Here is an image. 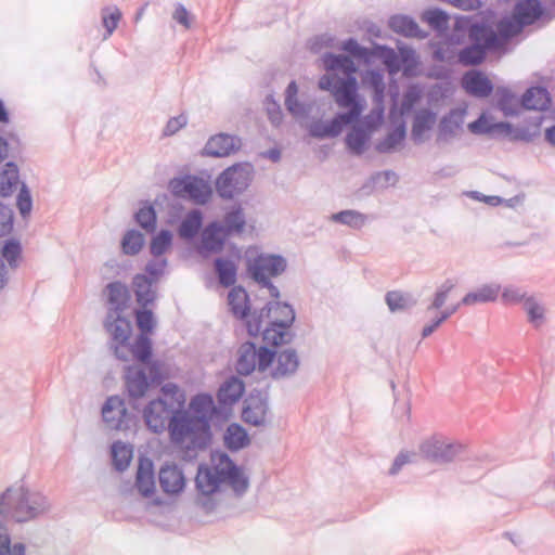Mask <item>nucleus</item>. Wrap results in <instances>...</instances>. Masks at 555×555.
Here are the masks:
<instances>
[{"mask_svg": "<svg viewBox=\"0 0 555 555\" xmlns=\"http://www.w3.org/2000/svg\"><path fill=\"white\" fill-rule=\"evenodd\" d=\"M498 107L505 116H516L519 113V104L515 94L506 87L496 89Z\"/></svg>", "mask_w": 555, "mask_h": 555, "instance_id": "47", "label": "nucleus"}, {"mask_svg": "<svg viewBox=\"0 0 555 555\" xmlns=\"http://www.w3.org/2000/svg\"><path fill=\"white\" fill-rule=\"evenodd\" d=\"M223 442L228 450L236 452L248 447L250 439L242 425L232 423L227 427L223 434Z\"/></svg>", "mask_w": 555, "mask_h": 555, "instance_id": "34", "label": "nucleus"}, {"mask_svg": "<svg viewBox=\"0 0 555 555\" xmlns=\"http://www.w3.org/2000/svg\"><path fill=\"white\" fill-rule=\"evenodd\" d=\"M137 223L147 233H154L156 230V211L150 204L141 207L134 215Z\"/></svg>", "mask_w": 555, "mask_h": 555, "instance_id": "55", "label": "nucleus"}, {"mask_svg": "<svg viewBox=\"0 0 555 555\" xmlns=\"http://www.w3.org/2000/svg\"><path fill=\"white\" fill-rule=\"evenodd\" d=\"M26 546L24 543L11 545V534L9 529L0 524V555H25Z\"/></svg>", "mask_w": 555, "mask_h": 555, "instance_id": "54", "label": "nucleus"}, {"mask_svg": "<svg viewBox=\"0 0 555 555\" xmlns=\"http://www.w3.org/2000/svg\"><path fill=\"white\" fill-rule=\"evenodd\" d=\"M229 236L221 229L219 222H211L202 233V249L208 253H219L223 249L224 243Z\"/></svg>", "mask_w": 555, "mask_h": 555, "instance_id": "28", "label": "nucleus"}, {"mask_svg": "<svg viewBox=\"0 0 555 555\" xmlns=\"http://www.w3.org/2000/svg\"><path fill=\"white\" fill-rule=\"evenodd\" d=\"M460 307L461 304H456L455 306L447 308L446 310L441 311L438 318L433 320L430 324L423 327L422 337L426 338L430 336L444 321H447L451 315H453Z\"/></svg>", "mask_w": 555, "mask_h": 555, "instance_id": "61", "label": "nucleus"}, {"mask_svg": "<svg viewBox=\"0 0 555 555\" xmlns=\"http://www.w3.org/2000/svg\"><path fill=\"white\" fill-rule=\"evenodd\" d=\"M388 25L392 31L404 37L424 39L427 33L420 29L417 23L408 15H393L389 18Z\"/></svg>", "mask_w": 555, "mask_h": 555, "instance_id": "30", "label": "nucleus"}, {"mask_svg": "<svg viewBox=\"0 0 555 555\" xmlns=\"http://www.w3.org/2000/svg\"><path fill=\"white\" fill-rule=\"evenodd\" d=\"M241 139L228 133L212 135L204 147V154L212 157H227L241 147Z\"/></svg>", "mask_w": 555, "mask_h": 555, "instance_id": "20", "label": "nucleus"}, {"mask_svg": "<svg viewBox=\"0 0 555 555\" xmlns=\"http://www.w3.org/2000/svg\"><path fill=\"white\" fill-rule=\"evenodd\" d=\"M454 288V283L450 280L444 281L436 291L433 302L428 306V310H438L447 301L450 292Z\"/></svg>", "mask_w": 555, "mask_h": 555, "instance_id": "63", "label": "nucleus"}, {"mask_svg": "<svg viewBox=\"0 0 555 555\" xmlns=\"http://www.w3.org/2000/svg\"><path fill=\"white\" fill-rule=\"evenodd\" d=\"M135 488L144 498H151L155 493L154 465L149 457H141L135 476Z\"/></svg>", "mask_w": 555, "mask_h": 555, "instance_id": "24", "label": "nucleus"}, {"mask_svg": "<svg viewBox=\"0 0 555 555\" xmlns=\"http://www.w3.org/2000/svg\"><path fill=\"white\" fill-rule=\"evenodd\" d=\"M269 412L268 396L255 390L245 400L242 418L245 423L254 426H263L267 423Z\"/></svg>", "mask_w": 555, "mask_h": 555, "instance_id": "15", "label": "nucleus"}, {"mask_svg": "<svg viewBox=\"0 0 555 555\" xmlns=\"http://www.w3.org/2000/svg\"><path fill=\"white\" fill-rule=\"evenodd\" d=\"M436 120V114L429 109H422L416 113L413 125L411 137L415 143L422 142L423 134L429 130Z\"/></svg>", "mask_w": 555, "mask_h": 555, "instance_id": "40", "label": "nucleus"}, {"mask_svg": "<svg viewBox=\"0 0 555 555\" xmlns=\"http://www.w3.org/2000/svg\"><path fill=\"white\" fill-rule=\"evenodd\" d=\"M125 387L130 398L131 405L137 409V401L145 396L150 386V379L143 367L127 365L125 367Z\"/></svg>", "mask_w": 555, "mask_h": 555, "instance_id": "16", "label": "nucleus"}, {"mask_svg": "<svg viewBox=\"0 0 555 555\" xmlns=\"http://www.w3.org/2000/svg\"><path fill=\"white\" fill-rule=\"evenodd\" d=\"M103 327L109 336L108 346L113 354L121 361H129L130 337L132 334L131 314H105Z\"/></svg>", "mask_w": 555, "mask_h": 555, "instance_id": "5", "label": "nucleus"}, {"mask_svg": "<svg viewBox=\"0 0 555 555\" xmlns=\"http://www.w3.org/2000/svg\"><path fill=\"white\" fill-rule=\"evenodd\" d=\"M214 266L219 283L223 287H233L237 276L236 264L230 259L218 257L215 259Z\"/></svg>", "mask_w": 555, "mask_h": 555, "instance_id": "39", "label": "nucleus"}, {"mask_svg": "<svg viewBox=\"0 0 555 555\" xmlns=\"http://www.w3.org/2000/svg\"><path fill=\"white\" fill-rule=\"evenodd\" d=\"M551 104V95L544 87H530L521 96V106L526 109L545 111Z\"/></svg>", "mask_w": 555, "mask_h": 555, "instance_id": "31", "label": "nucleus"}, {"mask_svg": "<svg viewBox=\"0 0 555 555\" xmlns=\"http://www.w3.org/2000/svg\"><path fill=\"white\" fill-rule=\"evenodd\" d=\"M287 261L281 255L258 253L257 249H248L246 253V272L255 281H266L284 273Z\"/></svg>", "mask_w": 555, "mask_h": 555, "instance_id": "6", "label": "nucleus"}, {"mask_svg": "<svg viewBox=\"0 0 555 555\" xmlns=\"http://www.w3.org/2000/svg\"><path fill=\"white\" fill-rule=\"evenodd\" d=\"M405 134V124L401 121L383 140L377 142V152L383 154L393 152L396 147L403 142Z\"/></svg>", "mask_w": 555, "mask_h": 555, "instance_id": "43", "label": "nucleus"}, {"mask_svg": "<svg viewBox=\"0 0 555 555\" xmlns=\"http://www.w3.org/2000/svg\"><path fill=\"white\" fill-rule=\"evenodd\" d=\"M321 62L326 73L320 78L319 88L330 91L339 107H349L348 112L336 114L327 122L330 138H335L362 113L358 101L357 66L349 56L333 53H324Z\"/></svg>", "mask_w": 555, "mask_h": 555, "instance_id": "1", "label": "nucleus"}, {"mask_svg": "<svg viewBox=\"0 0 555 555\" xmlns=\"http://www.w3.org/2000/svg\"><path fill=\"white\" fill-rule=\"evenodd\" d=\"M468 129L476 134H495L501 132H511L512 125L508 122L489 124L487 118L481 115L478 119L468 125Z\"/></svg>", "mask_w": 555, "mask_h": 555, "instance_id": "44", "label": "nucleus"}, {"mask_svg": "<svg viewBox=\"0 0 555 555\" xmlns=\"http://www.w3.org/2000/svg\"><path fill=\"white\" fill-rule=\"evenodd\" d=\"M203 223V215L199 209H192L181 221L178 233L180 237L185 240L194 238Z\"/></svg>", "mask_w": 555, "mask_h": 555, "instance_id": "41", "label": "nucleus"}, {"mask_svg": "<svg viewBox=\"0 0 555 555\" xmlns=\"http://www.w3.org/2000/svg\"><path fill=\"white\" fill-rule=\"evenodd\" d=\"M500 291V285L486 284L467 293L459 304H461V306H475L477 304L493 302L496 300Z\"/></svg>", "mask_w": 555, "mask_h": 555, "instance_id": "33", "label": "nucleus"}, {"mask_svg": "<svg viewBox=\"0 0 555 555\" xmlns=\"http://www.w3.org/2000/svg\"><path fill=\"white\" fill-rule=\"evenodd\" d=\"M465 451V446L443 435H434L420 444V453L430 463L443 465L460 457Z\"/></svg>", "mask_w": 555, "mask_h": 555, "instance_id": "7", "label": "nucleus"}, {"mask_svg": "<svg viewBox=\"0 0 555 555\" xmlns=\"http://www.w3.org/2000/svg\"><path fill=\"white\" fill-rule=\"evenodd\" d=\"M423 17L426 22H428V24L437 29L444 28L449 20L448 14L440 9L426 11Z\"/></svg>", "mask_w": 555, "mask_h": 555, "instance_id": "64", "label": "nucleus"}, {"mask_svg": "<svg viewBox=\"0 0 555 555\" xmlns=\"http://www.w3.org/2000/svg\"><path fill=\"white\" fill-rule=\"evenodd\" d=\"M127 409L119 396L108 397L102 406V417L109 429L121 430L125 425Z\"/></svg>", "mask_w": 555, "mask_h": 555, "instance_id": "21", "label": "nucleus"}, {"mask_svg": "<svg viewBox=\"0 0 555 555\" xmlns=\"http://www.w3.org/2000/svg\"><path fill=\"white\" fill-rule=\"evenodd\" d=\"M264 319L283 323L284 326H292L296 314L294 308L287 302L269 301L260 310H253L250 318L247 320V333L250 336L260 334Z\"/></svg>", "mask_w": 555, "mask_h": 555, "instance_id": "8", "label": "nucleus"}, {"mask_svg": "<svg viewBox=\"0 0 555 555\" xmlns=\"http://www.w3.org/2000/svg\"><path fill=\"white\" fill-rule=\"evenodd\" d=\"M144 244V237L138 230H129L122 237L121 247L126 255L134 256L140 253Z\"/></svg>", "mask_w": 555, "mask_h": 555, "instance_id": "53", "label": "nucleus"}, {"mask_svg": "<svg viewBox=\"0 0 555 555\" xmlns=\"http://www.w3.org/2000/svg\"><path fill=\"white\" fill-rule=\"evenodd\" d=\"M385 301L391 312L408 309L412 305L410 296L400 291L387 292Z\"/></svg>", "mask_w": 555, "mask_h": 555, "instance_id": "57", "label": "nucleus"}, {"mask_svg": "<svg viewBox=\"0 0 555 555\" xmlns=\"http://www.w3.org/2000/svg\"><path fill=\"white\" fill-rule=\"evenodd\" d=\"M300 360L294 348L274 351V360L271 364V377L274 379L291 377L297 372Z\"/></svg>", "mask_w": 555, "mask_h": 555, "instance_id": "17", "label": "nucleus"}, {"mask_svg": "<svg viewBox=\"0 0 555 555\" xmlns=\"http://www.w3.org/2000/svg\"><path fill=\"white\" fill-rule=\"evenodd\" d=\"M228 305L232 314L238 319L244 320L247 326V320L250 318L249 296L243 286H233L228 294Z\"/></svg>", "mask_w": 555, "mask_h": 555, "instance_id": "25", "label": "nucleus"}, {"mask_svg": "<svg viewBox=\"0 0 555 555\" xmlns=\"http://www.w3.org/2000/svg\"><path fill=\"white\" fill-rule=\"evenodd\" d=\"M223 483L229 485L240 496L249 487L248 477L242 468L227 453L215 452L211 455V465H199L195 477L196 502L205 512H212L217 506L212 495L221 490Z\"/></svg>", "mask_w": 555, "mask_h": 555, "instance_id": "2", "label": "nucleus"}, {"mask_svg": "<svg viewBox=\"0 0 555 555\" xmlns=\"http://www.w3.org/2000/svg\"><path fill=\"white\" fill-rule=\"evenodd\" d=\"M487 56V51L478 43H470L459 52V62L464 66H476L481 64Z\"/></svg>", "mask_w": 555, "mask_h": 555, "instance_id": "50", "label": "nucleus"}, {"mask_svg": "<svg viewBox=\"0 0 555 555\" xmlns=\"http://www.w3.org/2000/svg\"><path fill=\"white\" fill-rule=\"evenodd\" d=\"M468 37L472 43H478L486 51L498 49L501 46L496 31L482 23L472 24L468 29Z\"/></svg>", "mask_w": 555, "mask_h": 555, "instance_id": "26", "label": "nucleus"}, {"mask_svg": "<svg viewBox=\"0 0 555 555\" xmlns=\"http://www.w3.org/2000/svg\"><path fill=\"white\" fill-rule=\"evenodd\" d=\"M20 182V170L14 162H8L0 170V195L3 197L13 194Z\"/></svg>", "mask_w": 555, "mask_h": 555, "instance_id": "38", "label": "nucleus"}, {"mask_svg": "<svg viewBox=\"0 0 555 555\" xmlns=\"http://www.w3.org/2000/svg\"><path fill=\"white\" fill-rule=\"evenodd\" d=\"M221 229L228 236L241 235L246 225V217L241 205H234L222 219Z\"/></svg>", "mask_w": 555, "mask_h": 555, "instance_id": "32", "label": "nucleus"}, {"mask_svg": "<svg viewBox=\"0 0 555 555\" xmlns=\"http://www.w3.org/2000/svg\"><path fill=\"white\" fill-rule=\"evenodd\" d=\"M526 26L513 12L511 16H504L496 23V30L500 37L508 40L518 35Z\"/></svg>", "mask_w": 555, "mask_h": 555, "instance_id": "49", "label": "nucleus"}, {"mask_svg": "<svg viewBox=\"0 0 555 555\" xmlns=\"http://www.w3.org/2000/svg\"><path fill=\"white\" fill-rule=\"evenodd\" d=\"M370 52H372L370 54V64L374 63V61L378 59L387 67L389 74H396L400 70L401 62L392 48L376 44L370 49Z\"/></svg>", "mask_w": 555, "mask_h": 555, "instance_id": "36", "label": "nucleus"}, {"mask_svg": "<svg viewBox=\"0 0 555 555\" xmlns=\"http://www.w3.org/2000/svg\"><path fill=\"white\" fill-rule=\"evenodd\" d=\"M211 439V425L189 417L188 412L176 411L169 423V440L175 448L193 457L198 451L206 450Z\"/></svg>", "mask_w": 555, "mask_h": 555, "instance_id": "4", "label": "nucleus"}, {"mask_svg": "<svg viewBox=\"0 0 555 555\" xmlns=\"http://www.w3.org/2000/svg\"><path fill=\"white\" fill-rule=\"evenodd\" d=\"M177 410L172 403L169 404L163 399L150 401L143 411L147 428L154 434H160L166 429L169 431V423Z\"/></svg>", "mask_w": 555, "mask_h": 555, "instance_id": "13", "label": "nucleus"}, {"mask_svg": "<svg viewBox=\"0 0 555 555\" xmlns=\"http://www.w3.org/2000/svg\"><path fill=\"white\" fill-rule=\"evenodd\" d=\"M238 358L235 364L236 372L240 375L247 376L251 374L256 367L260 372H264L274 360V351L267 346L259 349L251 341H246L238 349Z\"/></svg>", "mask_w": 555, "mask_h": 555, "instance_id": "9", "label": "nucleus"}, {"mask_svg": "<svg viewBox=\"0 0 555 555\" xmlns=\"http://www.w3.org/2000/svg\"><path fill=\"white\" fill-rule=\"evenodd\" d=\"M367 141L369 134L366 130L359 126H354L346 135V145L354 155L363 154Z\"/></svg>", "mask_w": 555, "mask_h": 555, "instance_id": "48", "label": "nucleus"}, {"mask_svg": "<svg viewBox=\"0 0 555 555\" xmlns=\"http://www.w3.org/2000/svg\"><path fill=\"white\" fill-rule=\"evenodd\" d=\"M529 296L521 287L507 285L502 291L501 299L504 305H517L520 302L525 305L526 298Z\"/></svg>", "mask_w": 555, "mask_h": 555, "instance_id": "59", "label": "nucleus"}, {"mask_svg": "<svg viewBox=\"0 0 555 555\" xmlns=\"http://www.w3.org/2000/svg\"><path fill=\"white\" fill-rule=\"evenodd\" d=\"M168 188L173 196L190 198L196 204H205L211 195V188L202 178L192 175L172 178Z\"/></svg>", "mask_w": 555, "mask_h": 555, "instance_id": "11", "label": "nucleus"}, {"mask_svg": "<svg viewBox=\"0 0 555 555\" xmlns=\"http://www.w3.org/2000/svg\"><path fill=\"white\" fill-rule=\"evenodd\" d=\"M0 257L2 261H7V267L12 271H15L22 262V245L20 241L15 238H9L4 241V244L0 250Z\"/></svg>", "mask_w": 555, "mask_h": 555, "instance_id": "42", "label": "nucleus"}, {"mask_svg": "<svg viewBox=\"0 0 555 555\" xmlns=\"http://www.w3.org/2000/svg\"><path fill=\"white\" fill-rule=\"evenodd\" d=\"M103 293L106 296L105 314H132L131 294L126 284L120 281L111 282Z\"/></svg>", "mask_w": 555, "mask_h": 555, "instance_id": "14", "label": "nucleus"}, {"mask_svg": "<svg viewBox=\"0 0 555 555\" xmlns=\"http://www.w3.org/2000/svg\"><path fill=\"white\" fill-rule=\"evenodd\" d=\"M462 88L472 96L488 98L493 92V83L488 76L479 69L467 70L461 79Z\"/></svg>", "mask_w": 555, "mask_h": 555, "instance_id": "18", "label": "nucleus"}, {"mask_svg": "<svg viewBox=\"0 0 555 555\" xmlns=\"http://www.w3.org/2000/svg\"><path fill=\"white\" fill-rule=\"evenodd\" d=\"M158 481L167 494H179L185 487L183 470L177 464H165L158 473Z\"/></svg>", "mask_w": 555, "mask_h": 555, "instance_id": "23", "label": "nucleus"}, {"mask_svg": "<svg viewBox=\"0 0 555 555\" xmlns=\"http://www.w3.org/2000/svg\"><path fill=\"white\" fill-rule=\"evenodd\" d=\"M50 509V501L42 492L33 491L24 485L9 487L0 494V520L28 522L44 516Z\"/></svg>", "mask_w": 555, "mask_h": 555, "instance_id": "3", "label": "nucleus"}, {"mask_svg": "<svg viewBox=\"0 0 555 555\" xmlns=\"http://www.w3.org/2000/svg\"><path fill=\"white\" fill-rule=\"evenodd\" d=\"M132 459V449L120 441L112 444L113 465L118 472H124Z\"/></svg>", "mask_w": 555, "mask_h": 555, "instance_id": "51", "label": "nucleus"}, {"mask_svg": "<svg viewBox=\"0 0 555 555\" xmlns=\"http://www.w3.org/2000/svg\"><path fill=\"white\" fill-rule=\"evenodd\" d=\"M137 325L141 333L137 336L134 343L130 346L131 357L140 362L147 363L152 358V341L147 336L154 326L153 312L147 309L135 310Z\"/></svg>", "mask_w": 555, "mask_h": 555, "instance_id": "12", "label": "nucleus"}, {"mask_svg": "<svg viewBox=\"0 0 555 555\" xmlns=\"http://www.w3.org/2000/svg\"><path fill=\"white\" fill-rule=\"evenodd\" d=\"M179 412H188L189 417L202 421L204 425H210L217 408L210 395L199 393L191 399L186 410L180 409Z\"/></svg>", "mask_w": 555, "mask_h": 555, "instance_id": "19", "label": "nucleus"}, {"mask_svg": "<svg viewBox=\"0 0 555 555\" xmlns=\"http://www.w3.org/2000/svg\"><path fill=\"white\" fill-rule=\"evenodd\" d=\"M262 340L266 346L280 347L291 344L295 338V333L291 331V326H284L283 323L269 322V325L261 328Z\"/></svg>", "mask_w": 555, "mask_h": 555, "instance_id": "27", "label": "nucleus"}, {"mask_svg": "<svg viewBox=\"0 0 555 555\" xmlns=\"http://www.w3.org/2000/svg\"><path fill=\"white\" fill-rule=\"evenodd\" d=\"M513 12L525 26L533 25L537 21L545 17L547 21L552 18L547 15L542 0H517Z\"/></svg>", "mask_w": 555, "mask_h": 555, "instance_id": "22", "label": "nucleus"}, {"mask_svg": "<svg viewBox=\"0 0 555 555\" xmlns=\"http://www.w3.org/2000/svg\"><path fill=\"white\" fill-rule=\"evenodd\" d=\"M341 49L354 57L362 60L364 63L370 64V52L369 48L361 47L354 38H349L344 41Z\"/></svg>", "mask_w": 555, "mask_h": 555, "instance_id": "60", "label": "nucleus"}, {"mask_svg": "<svg viewBox=\"0 0 555 555\" xmlns=\"http://www.w3.org/2000/svg\"><path fill=\"white\" fill-rule=\"evenodd\" d=\"M121 18V12L117 7H106L102 9V23L106 30V37H109L117 28L118 22Z\"/></svg>", "mask_w": 555, "mask_h": 555, "instance_id": "58", "label": "nucleus"}, {"mask_svg": "<svg viewBox=\"0 0 555 555\" xmlns=\"http://www.w3.org/2000/svg\"><path fill=\"white\" fill-rule=\"evenodd\" d=\"M16 206L22 217H26L30 214L33 208V198L28 186L25 183L21 184L20 192L16 197Z\"/></svg>", "mask_w": 555, "mask_h": 555, "instance_id": "62", "label": "nucleus"}, {"mask_svg": "<svg viewBox=\"0 0 555 555\" xmlns=\"http://www.w3.org/2000/svg\"><path fill=\"white\" fill-rule=\"evenodd\" d=\"M172 242V234L169 230H162L151 241V254L157 258L166 253Z\"/></svg>", "mask_w": 555, "mask_h": 555, "instance_id": "56", "label": "nucleus"}, {"mask_svg": "<svg viewBox=\"0 0 555 555\" xmlns=\"http://www.w3.org/2000/svg\"><path fill=\"white\" fill-rule=\"evenodd\" d=\"M524 308L528 314L529 322L535 327H540L545 319L544 306L533 296L526 298Z\"/></svg>", "mask_w": 555, "mask_h": 555, "instance_id": "52", "label": "nucleus"}, {"mask_svg": "<svg viewBox=\"0 0 555 555\" xmlns=\"http://www.w3.org/2000/svg\"><path fill=\"white\" fill-rule=\"evenodd\" d=\"M251 177L248 167L236 164L224 169L216 180L218 195L231 199L243 193L250 184Z\"/></svg>", "mask_w": 555, "mask_h": 555, "instance_id": "10", "label": "nucleus"}, {"mask_svg": "<svg viewBox=\"0 0 555 555\" xmlns=\"http://www.w3.org/2000/svg\"><path fill=\"white\" fill-rule=\"evenodd\" d=\"M298 87L295 80H292L285 90V107L296 118H302L308 115L307 107L298 99Z\"/></svg>", "mask_w": 555, "mask_h": 555, "instance_id": "46", "label": "nucleus"}, {"mask_svg": "<svg viewBox=\"0 0 555 555\" xmlns=\"http://www.w3.org/2000/svg\"><path fill=\"white\" fill-rule=\"evenodd\" d=\"M463 122L464 111L451 109L440 120L437 141L447 142L449 139L455 137L461 130Z\"/></svg>", "mask_w": 555, "mask_h": 555, "instance_id": "29", "label": "nucleus"}, {"mask_svg": "<svg viewBox=\"0 0 555 555\" xmlns=\"http://www.w3.org/2000/svg\"><path fill=\"white\" fill-rule=\"evenodd\" d=\"M156 282L151 281L146 274H137L133 278V291L137 302L142 307L152 305L156 298V293L153 289V285Z\"/></svg>", "mask_w": 555, "mask_h": 555, "instance_id": "35", "label": "nucleus"}, {"mask_svg": "<svg viewBox=\"0 0 555 555\" xmlns=\"http://www.w3.org/2000/svg\"><path fill=\"white\" fill-rule=\"evenodd\" d=\"M243 392V382L240 378L232 376L221 385L217 397L221 404L232 405L240 400Z\"/></svg>", "mask_w": 555, "mask_h": 555, "instance_id": "37", "label": "nucleus"}, {"mask_svg": "<svg viewBox=\"0 0 555 555\" xmlns=\"http://www.w3.org/2000/svg\"><path fill=\"white\" fill-rule=\"evenodd\" d=\"M333 222L348 225L351 229L359 230L367 222V216L353 209H346L331 215Z\"/></svg>", "mask_w": 555, "mask_h": 555, "instance_id": "45", "label": "nucleus"}]
</instances>
